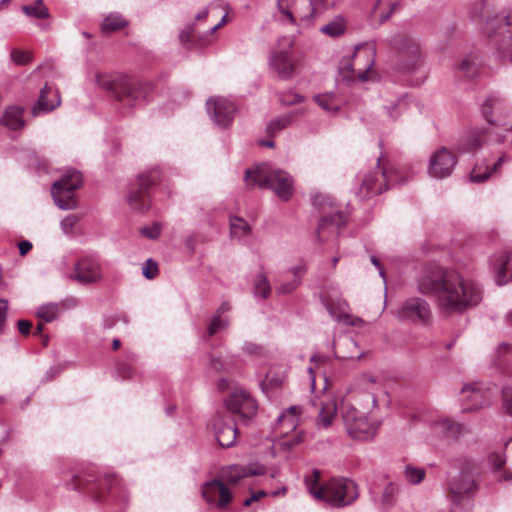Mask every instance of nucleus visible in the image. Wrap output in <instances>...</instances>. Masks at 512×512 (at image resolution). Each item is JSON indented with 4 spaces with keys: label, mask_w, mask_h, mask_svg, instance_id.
<instances>
[{
    "label": "nucleus",
    "mask_w": 512,
    "mask_h": 512,
    "mask_svg": "<svg viewBox=\"0 0 512 512\" xmlns=\"http://www.w3.org/2000/svg\"><path fill=\"white\" fill-rule=\"evenodd\" d=\"M417 287L421 294L434 296L440 311L447 315L474 308L483 298V289L478 283L435 264L424 268Z\"/></svg>",
    "instance_id": "obj_1"
},
{
    "label": "nucleus",
    "mask_w": 512,
    "mask_h": 512,
    "mask_svg": "<svg viewBox=\"0 0 512 512\" xmlns=\"http://www.w3.org/2000/svg\"><path fill=\"white\" fill-rule=\"evenodd\" d=\"M96 83L128 108L145 105L152 91L150 84L121 73L98 74Z\"/></svg>",
    "instance_id": "obj_2"
},
{
    "label": "nucleus",
    "mask_w": 512,
    "mask_h": 512,
    "mask_svg": "<svg viewBox=\"0 0 512 512\" xmlns=\"http://www.w3.org/2000/svg\"><path fill=\"white\" fill-rule=\"evenodd\" d=\"M244 181L248 188L268 186L283 201H288L294 191L293 178L269 164H260L254 170L246 169Z\"/></svg>",
    "instance_id": "obj_3"
},
{
    "label": "nucleus",
    "mask_w": 512,
    "mask_h": 512,
    "mask_svg": "<svg viewBox=\"0 0 512 512\" xmlns=\"http://www.w3.org/2000/svg\"><path fill=\"white\" fill-rule=\"evenodd\" d=\"M376 49L370 42L358 44L352 58H343L339 64V73L348 82L374 81L376 72L372 69L375 63Z\"/></svg>",
    "instance_id": "obj_4"
},
{
    "label": "nucleus",
    "mask_w": 512,
    "mask_h": 512,
    "mask_svg": "<svg viewBox=\"0 0 512 512\" xmlns=\"http://www.w3.org/2000/svg\"><path fill=\"white\" fill-rule=\"evenodd\" d=\"M451 466L459 471L457 476L451 478L448 484L452 501L460 503L463 496H471L478 490L477 478L480 476L477 464L466 456L451 460Z\"/></svg>",
    "instance_id": "obj_5"
},
{
    "label": "nucleus",
    "mask_w": 512,
    "mask_h": 512,
    "mask_svg": "<svg viewBox=\"0 0 512 512\" xmlns=\"http://www.w3.org/2000/svg\"><path fill=\"white\" fill-rule=\"evenodd\" d=\"M67 487L76 491H85L91 494L95 500L100 501L106 492L116 498V493L120 490V482L113 475H104L98 478L93 471H89L74 475L72 480L67 483Z\"/></svg>",
    "instance_id": "obj_6"
},
{
    "label": "nucleus",
    "mask_w": 512,
    "mask_h": 512,
    "mask_svg": "<svg viewBox=\"0 0 512 512\" xmlns=\"http://www.w3.org/2000/svg\"><path fill=\"white\" fill-rule=\"evenodd\" d=\"M82 184V173L73 168L67 169L51 187V194L56 206L62 210L76 209L78 204L74 191L79 189Z\"/></svg>",
    "instance_id": "obj_7"
},
{
    "label": "nucleus",
    "mask_w": 512,
    "mask_h": 512,
    "mask_svg": "<svg viewBox=\"0 0 512 512\" xmlns=\"http://www.w3.org/2000/svg\"><path fill=\"white\" fill-rule=\"evenodd\" d=\"M405 181H402L395 173L380 167V158H378L376 168L361 178L356 195L361 199L369 198L387 190L393 186L394 182L403 184Z\"/></svg>",
    "instance_id": "obj_8"
},
{
    "label": "nucleus",
    "mask_w": 512,
    "mask_h": 512,
    "mask_svg": "<svg viewBox=\"0 0 512 512\" xmlns=\"http://www.w3.org/2000/svg\"><path fill=\"white\" fill-rule=\"evenodd\" d=\"M358 497L357 485L346 478H332L323 483V501L332 507H345Z\"/></svg>",
    "instance_id": "obj_9"
},
{
    "label": "nucleus",
    "mask_w": 512,
    "mask_h": 512,
    "mask_svg": "<svg viewBox=\"0 0 512 512\" xmlns=\"http://www.w3.org/2000/svg\"><path fill=\"white\" fill-rule=\"evenodd\" d=\"M470 13L473 19L484 23L488 29L494 30V32L504 28L507 32H512V9L492 14L487 0H470Z\"/></svg>",
    "instance_id": "obj_10"
},
{
    "label": "nucleus",
    "mask_w": 512,
    "mask_h": 512,
    "mask_svg": "<svg viewBox=\"0 0 512 512\" xmlns=\"http://www.w3.org/2000/svg\"><path fill=\"white\" fill-rule=\"evenodd\" d=\"M342 417L348 434L357 440H365L374 437L378 425L370 422L364 412L350 404H344Z\"/></svg>",
    "instance_id": "obj_11"
},
{
    "label": "nucleus",
    "mask_w": 512,
    "mask_h": 512,
    "mask_svg": "<svg viewBox=\"0 0 512 512\" xmlns=\"http://www.w3.org/2000/svg\"><path fill=\"white\" fill-rule=\"evenodd\" d=\"M161 180V173L158 168L149 169L138 175L135 187L128 195V203L132 209L145 211L150 206L149 188Z\"/></svg>",
    "instance_id": "obj_12"
},
{
    "label": "nucleus",
    "mask_w": 512,
    "mask_h": 512,
    "mask_svg": "<svg viewBox=\"0 0 512 512\" xmlns=\"http://www.w3.org/2000/svg\"><path fill=\"white\" fill-rule=\"evenodd\" d=\"M294 42L291 34L282 35L277 42L273 55L270 57V65L282 79H290L294 74V63L289 54V49Z\"/></svg>",
    "instance_id": "obj_13"
},
{
    "label": "nucleus",
    "mask_w": 512,
    "mask_h": 512,
    "mask_svg": "<svg viewBox=\"0 0 512 512\" xmlns=\"http://www.w3.org/2000/svg\"><path fill=\"white\" fill-rule=\"evenodd\" d=\"M206 110L215 126L226 129L231 126L237 107L234 102L224 97H210L206 102Z\"/></svg>",
    "instance_id": "obj_14"
},
{
    "label": "nucleus",
    "mask_w": 512,
    "mask_h": 512,
    "mask_svg": "<svg viewBox=\"0 0 512 512\" xmlns=\"http://www.w3.org/2000/svg\"><path fill=\"white\" fill-rule=\"evenodd\" d=\"M462 399L467 401L462 411L469 412L477 409L488 407L494 399V391L492 388H484L481 384H466L461 390Z\"/></svg>",
    "instance_id": "obj_15"
},
{
    "label": "nucleus",
    "mask_w": 512,
    "mask_h": 512,
    "mask_svg": "<svg viewBox=\"0 0 512 512\" xmlns=\"http://www.w3.org/2000/svg\"><path fill=\"white\" fill-rule=\"evenodd\" d=\"M225 406L233 415H238L244 420L252 418L257 411L255 399L243 389H235L224 401Z\"/></svg>",
    "instance_id": "obj_16"
},
{
    "label": "nucleus",
    "mask_w": 512,
    "mask_h": 512,
    "mask_svg": "<svg viewBox=\"0 0 512 512\" xmlns=\"http://www.w3.org/2000/svg\"><path fill=\"white\" fill-rule=\"evenodd\" d=\"M103 277L101 265L94 256H83L74 265L70 278L82 285L100 281Z\"/></svg>",
    "instance_id": "obj_17"
},
{
    "label": "nucleus",
    "mask_w": 512,
    "mask_h": 512,
    "mask_svg": "<svg viewBox=\"0 0 512 512\" xmlns=\"http://www.w3.org/2000/svg\"><path fill=\"white\" fill-rule=\"evenodd\" d=\"M457 164L456 156L447 148L435 151L429 160L428 174L434 179L449 177Z\"/></svg>",
    "instance_id": "obj_18"
},
{
    "label": "nucleus",
    "mask_w": 512,
    "mask_h": 512,
    "mask_svg": "<svg viewBox=\"0 0 512 512\" xmlns=\"http://www.w3.org/2000/svg\"><path fill=\"white\" fill-rule=\"evenodd\" d=\"M201 494L207 503L216 504L221 510H225L233 499L229 487L217 478L205 482L201 487Z\"/></svg>",
    "instance_id": "obj_19"
},
{
    "label": "nucleus",
    "mask_w": 512,
    "mask_h": 512,
    "mask_svg": "<svg viewBox=\"0 0 512 512\" xmlns=\"http://www.w3.org/2000/svg\"><path fill=\"white\" fill-rule=\"evenodd\" d=\"M265 473V468L256 464L238 465L233 464L223 467L219 471L218 478L223 481L225 486H236L242 479L262 475Z\"/></svg>",
    "instance_id": "obj_20"
},
{
    "label": "nucleus",
    "mask_w": 512,
    "mask_h": 512,
    "mask_svg": "<svg viewBox=\"0 0 512 512\" xmlns=\"http://www.w3.org/2000/svg\"><path fill=\"white\" fill-rule=\"evenodd\" d=\"M212 427L221 447L229 448L235 444L238 435L235 420L229 416L217 415L212 421Z\"/></svg>",
    "instance_id": "obj_21"
},
{
    "label": "nucleus",
    "mask_w": 512,
    "mask_h": 512,
    "mask_svg": "<svg viewBox=\"0 0 512 512\" xmlns=\"http://www.w3.org/2000/svg\"><path fill=\"white\" fill-rule=\"evenodd\" d=\"M490 264L498 285H505L512 280V252L494 253L490 258Z\"/></svg>",
    "instance_id": "obj_22"
},
{
    "label": "nucleus",
    "mask_w": 512,
    "mask_h": 512,
    "mask_svg": "<svg viewBox=\"0 0 512 512\" xmlns=\"http://www.w3.org/2000/svg\"><path fill=\"white\" fill-rule=\"evenodd\" d=\"M306 271V265L300 264L283 272L276 282V292L284 295L295 291L301 284L302 277L305 275Z\"/></svg>",
    "instance_id": "obj_23"
},
{
    "label": "nucleus",
    "mask_w": 512,
    "mask_h": 512,
    "mask_svg": "<svg viewBox=\"0 0 512 512\" xmlns=\"http://www.w3.org/2000/svg\"><path fill=\"white\" fill-rule=\"evenodd\" d=\"M399 315L402 318L419 320L426 322L431 316V310L428 302L422 298H411L406 300L399 309Z\"/></svg>",
    "instance_id": "obj_24"
},
{
    "label": "nucleus",
    "mask_w": 512,
    "mask_h": 512,
    "mask_svg": "<svg viewBox=\"0 0 512 512\" xmlns=\"http://www.w3.org/2000/svg\"><path fill=\"white\" fill-rule=\"evenodd\" d=\"M347 222V215L343 212L336 211L329 215H325L320 219L317 228V237L320 241H325L326 232L331 235H339V230Z\"/></svg>",
    "instance_id": "obj_25"
},
{
    "label": "nucleus",
    "mask_w": 512,
    "mask_h": 512,
    "mask_svg": "<svg viewBox=\"0 0 512 512\" xmlns=\"http://www.w3.org/2000/svg\"><path fill=\"white\" fill-rule=\"evenodd\" d=\"M481 112L488 123L497 125L498 120L494 116H502L507 112L506 101L500 94L491 93L482 104Z\"/></svg>",
    "instance_id": "obj_26"
},
{
    "label": "nucleus",
    "mask_w": 512,
    "mask_h": 512,
    "mask_svg": "<svg viewBox=\"0 0 512 512\" xmlns=\"http://www.w3.org/2000/svg\"><path fill=\"white\" fill-rule=\"evenodd\" d=\"M60 105V96L57 91H53V88L47 83L41 88L38 101L32 108L33 115L39 113H47Z\"/></svg>",
    "instance_id": "obj_27"
},
{
    "label": "nucleus",
    "mask_w": 512,
    "mask_h": 512,
    "mask_svg": "<svg viewBox=\"0 0 512 512\" xmlns=\"http://www.w3.org/2000/svg\"><path fill=\"white\" fill-rule=\"evenodd\" d=\"M301 5L309 8V0H277V12L274 14V19L283 26H288V23L294 22L293 12Z\"/></svg>",
    "instance_id": "obj_28"
},
{
    "label": "nucleus",
    "mask_w": 512,
    "mask_h": 512,
    "mask_svg": "<svg viewBox=\"0 0 512 512\" xmlns=\"http://www.w3.org/2000/svg\"><path fill=\"white\" fill-rule=\"evenodd\" d=\"M301 413L302 408L299 405H292L282 411L277 417V427L280 429V433L286 435L294 431L298 426Z\"/></svg>",
    "instance_id": "obj_29"
},
{
    "label": "nucleus",
    "mask_w": 512,
    "mask_h": 512,
    "mask_svg": "<svg viewBox=\"0 0 512 512\" xmlns=\"http://www.w3.org/2000/svg\"><path fill=\"white\" fill-rule=\"evenodd\" d=\"M507 161L505 154L498 157L497 161L490 166L486 161L477 163L470 173V180L474 183H482L486 181L494 172H497L500 167Z\"/></svg>",
    "instance_id": "obj_30"
},
{
    "label": "nucleus",
    "mask_w": 512,
    "mask_h": 512,
    "mask_svg": "<svg viewBox=\"0 0 512 512\" xmlns=\"http://www.w3.org/2000/svg\"><path fill=\"white\" fill-rule=\"evenodd\" d=\"M398 50L401 57L406 58L408 61L405 69L408 72L416 69L419 57L418 45L414 43L408 36L403 35L398 45Z\"/></svg>",
    "instance_id": "obj_31"
},
{
    "label": "nucleus",
    "mask_w": 512,
    "mask_h": 512,
    "mask_svg": "<svg viewBox=\"0 0 512 512\" xmlns=\"http://www.w3.org/2000/svg\"><path fill=\"white\" fill-rule=\"evenodd\" d=\"M309 4V8L305 5H301L293 12L294 22L288 23V26H294L299 29H309L312 26L318 13L315 6H312L310 1Z\"/></svg>",
    "instance_id": "obj_32"
},
{
    "label": "nucleus",
    "mask_w": 512,
    "mask_h": 512,
    "mask_svg": "<svg viewBox=\"0 0 512 512\" xmlns=\"http://www.w3.org/2000/svg\"><path fill=\"white\" fill-rule=\"evenodd\" d=\"M24 109L18 106H9L0 118V124L10 130H18L24 127Z\"/></svg>",
    "instance_id": "obj_33"
},
{
    "label": "nucleus",
    "mask_w": 512,
    "mask_h": 512,
    "mask_svg": "<svg viewBox=\"0 0 512 512\" xmlns=\"http://www.w3.org/2000/svg\"><path fill=\"white\" fill-rule=\"evenodd\" d=\"M214 34H179V42L187 50H199L211 42Z\"/></svg>",
    "instance_id": "obj_34"
},
{
    "label": "nucleus",
    "mask_w": 512,
    "mask_h": 512,
    "mask_svg": "<svg viewBox=\"0 0 512 512\" xmlns=\"http://www.w3.org/2000/svg\"><path fill=\"white\" fill-rule=\"evenodd\" d=\"M434 429L445 436L457 438L463 433L464 426L449 418L441 417L434 422Z\"/></svg>",
    "instance_id": "obj_35"
},
{
    "label": "nucleus",
    "mask_w": 512,
    "mask_h": 512,
    "mask_svg": "<svg viewBox=\"0 0 512 512\" xmlns=\"http://www.w3.org/2000/svg\"><path fill=\"white\" fill-rule=\"evenodd\" d=\"M482 145V133L480 131H474L469 133L466 137L462 138L457 146L456 150L459 154L473 153L477 151Z\"/></svg>",
    "instance_id": "obj_36"
},
{
    "label": "nucleus",
    "mask_w": 512,
    "mask_h": 512,
    "mask_svg": "<svg viewBox=\"0 0 512 512\" xmlns=\"http://www.w3.org/2000/svg\"><path fill=\"white\" fill-rule=\"evenodd\" d=\"M482 66V61L476 54L467 55L459 64V70L464 76L474 78Z\"/></svg>",
    "instance_id": "obj_37"
},
{
    "label": "nucleus",
    "mask_w": 512,
    "mask_h": 512,
    "mask_svg": "<svg viewBox=\"0 0 512 512\" xmlns=\"http://www.w3.org/2000/svg\"><path fill=\"white\" fill-rule=\"evenodd\" d=\"M316 103L325 111L336 113L340 110L342 101L333 92L315 96Z\"/></svg>",
    "instance_id": "obj_38"
},
{
    "label": "nucleus",
    "mask_w": 512,
    "mask_h": 512,
    "mask_svg": "<svg viewBox=\"0 0 512 512\" xmlns=\"http://www.w3.org/2000/svg\"><path fill=\"white\" fill-rule=\"evenodd\" d=\"M321 473L314 469L311 474L305 476L304 483L308 492L319 501L323 496V484H320Z\"/></svg>",
    "instance_id": "obj_39"
},
{
    "label": "nucleus",
    "mask_w": 512,
    "mask_h": 512,
    "mask_svg": "<svg viewBox=\"0 0 512 512\" xmlns=\"http://www.w3.org/2000/svg\"><path fill=\"white\" fill-rule=\"evenodd\" d=\"M128 21L119 13H110L102 22L101 32H115L126 28Z\"/></svg>",
    "instance_id": "obj_40"
},
{
    "label": "nucleus",
    "mask_w": 512,
    "mask_h": 512,
    "mask_svg": "<svg viewBox=\"0 0 512 512\" xmlns=\"http://www.w3.org/2000/svg\"><path fill=\"white\" fill-rule=\"evenodd\" d=\"M22 11L28 16L36 19H42L49 16L47 7L43 0H36L32 4L22 6Z\"/></svg>",
    "instance_id": "obj_41"
},
{
    "label": "nucleus",
    "mask_w": 512,
    "mask_h": 512,
    "mask_svg": "<svg viewBox=\"0 0 512 512\" xmlns=\"http://www.w3.org/2000/svg\"><path fill=\"white\" fill-rule=\"evenodd\" d=\"M251 231L250 225L242 218H230V233L232 237L241 238L248 235Z\"/></svg>",
    "instance_id": "obj_42"
},
{
    "label": "nucleus",
    "mask_w": 512,
    "mask_h": 512,
    "mask_svg": "<svg viewBox=\"0 0 512 512\" xmlns=\"http://www.w3.org/2000/svg\"><path fill=\"white\" fill-rule=\"evenodd\" d=\"M292 114L282 115L275 119H273L268 125H267V133L269 136L274 137L276 134H278L280 131L285 129L290 123L292 122Z\"/></svg>",
    "instance_id": "obj_43"
},
{
    "label": "nucleus",
    "mask_w": 512,
    "mask_h": 512,
    "mask_svg": "<svg viewBox=\"0 0 512 512\" xmlns=\"http://www.w3.org/2000/svg\"><path fill=\"white\" fill-rule=\"evenodd\" d=\"M271 292L270 283L264 273H258L254 283V295L266 299Z\"/></svg>",
    "instance_id": "obj_44"
},
{
    "label": "nucleus",
    "mask_w": 512,
    "mask_h": 512,
    "mask_svg": "<svg viewBox=\"0 0 512 512\" xmlns=\"http://www.w3.org/2000/svg\"><path fill=\"white\" fill-rule=\"evenodd\" d=\"M348 29L351 27L347 25L346 19L342 15H337L332 21L321 27L319 32H346Z\"/></svg>",
    "instance_id": "obj_45"
},
{
    "label": "nucleus",
    "mask_w": 512,
    "mask_h": 512,
    "mask_svg": "<svg viewBox=\"0 0 512 512\" xmlns=\"http://www.w3.org/2000/svg\"><path fill=\"white\" fill-rule=\"evenodd\" d=\"M59 313V306L55 303H48L38 308L37 316L45 322H52Z\"/></svg>",
    "instance_id": "obj_46"
},
{
    "label": "nucleus",
    "mask_w": 512,
    "mask_h": 512,
    "mask_svg": "<svg viewBox=\"0 0 512 512\" xmlns=\"http://www.w3.org/2000/svg\"><path fill=\"white\" fill-rule=\"evenodd\" d=\"M335 407L332 404H328L326 406H322L319 416H318V425L323 428H328L332 425L333 419L335 416Z\"/></svg>",
    "instance_id": "obj_47"
},
{
    "label": "nucleus",
    "mask_w": 512,
    "mask_h": 512,
    "mask_svg": "<svg viewBox=\"0 0 512 512\" xmlns=\"http://www.w3.org/2000/svg\"><path fill=\"white\" fill-rule=\"evenodd\" d=\"M404 476L410 484L416 485L423 481L425 470L423 468L407 465L404 469Z\"/></svg>",
    "instance_id": "obj_48"
},
{
    "label": "nucleus",
    "mask_w": 512,
    "mask_h": 512,
    "mask_svg": "<svg viewBox=\"0 0 512 512\" xmlns=\"http://www.w3.org/2000/svg\"><path fill=\"white\" fill-rule=\"evenodd\" d=\"M398 487L393 482H389L382 493L381 502L385 507H391L395 503Z\"/></svg>",
    "instance_id": "obj_49"
},
{
    "label": "nucleus",
    "mask_w": 512,
    "mask_h": 512,
    "mask_svg": "<svg viewBox=\"0 0 512 512\" xmlns=\"http://www.w3.org/2000/svg\"><path fill=\"white\" fill-rule=\"evenodd\" d=\"M385 108L392 119H397L400 113L407 108L406 95L398 97L391 106H386Z\"/></svg>",
    "instance_id": "obj_50"
},
{
    "label": "nucleus",
    "mask_w": 512,
    "mask_h": 512,
    "mask_svg": "<svg viewBox=\"0 0 512 512\" xmlns=\"http://www.w3.org/2000/svg\"><path fill=\"white\" fill-rule=\"evenodd\" d=\"M488 460L494 471H500L506 464V454L505 452H492Z\"/></svg>",
    "instance_id": "obj_51"
},
{
    "label": "nucleus",
    "mask_w": 512,
    "mask_h": 512,
    "mask_svg": "<svg viewBox=\"0 0 512 512\" xmlns=\"http://www.w3.org/2000/svg\"><path fill=\"white\" fill-rule=\"evenodd\" d=\"M229 321L227 318H222L219 315H214L211 324L208 327V335L213 336L219 330L227 328Z\"/></svg>",
    "instance_id": "obj_52"
},
{
    "label": "nucleus",
    "mask_w": 512,
    "mask_h": 512,
    "mask_svg": "<svg viewBox=\"0 0 512 512\" xmlns=\"http://www.w3.org/2000/svg\"><path fill=\"white\" fill-rule=\"evenodd\" d=\"M157 272V263L153 261L151 258L147 259L142 269L143 276L147 279H153L157 275Z\"/></svg>",
    "instance_id": "obj_53"
},
{
    "label": "nucleus",
    "mask_w": 512,
    "mask_h": 512,
    "mask_svg": "<svg viewBox=\"0 0 512 512\" xmlns=\"http://www.w3.org/2000/svg\"><path fill=\"white\" fill-rule=\"evenodd\" d=\"M143 236L148 239H157L161 233V227L158 223H154L152 226H144L140 229Z\"/></svg>",
    "instance_id": "obj_54"
},
{
    "label": "nucleus",
    "mask_w": 512,
    "mask_h": 512,
    "mask_svg": "<svg viewBox=\"0 0 512 512\" xmlns=\"http://www.w3.org/2000/svg\"><path fill=\"white\" fill-rule=\"evenodd\" d=\"M78 217L76 215H68L66 216L60 223L62 231L69 235L73 232L74 226L78 222Z\"/></svg>",
    "instance_id": "obj_55"
},
{
    "label": "nucleus",
    "mask_w": 512,
    "mask_h": 512,
    "mask_svg": "<svg viewBox=\"0 0 512 512\" xmlns=\"http://www.w3.org/2000/svg\"><path fill=\"white\" fill-rule=\"evenodd\" d=\"M503 409L512 416V388L505 387L502 390Z\"/></svg>",
    "instance_id": "obj_56"
},
{
    "label": "nucleus",
    "mask_w": 512,
    "mask_h": 512,
    "mask_svg": "<svg viewBox=\"0 0 512 512\" xmlns=\"http://www.w3.org/2000/svg\"><path fill=\"white\" fill-rule=\"evenodd\" d=\"M11 59L20 65L26 64L31 60V56L26 51L14 49L11 51Z\"/></svg>",
    "instance_id": "obj_57"
},
{
    "label": "nucleus",
    "mask_w": 512,
    "mask_h": 512,
    "mask_svg": "<svg viewBox=\"0 0 512 512\" xmlns=\"http://www.w3.org/2000/svg\"><path fill=\"white\" fill-rule=\"evenodd\" d=\"M302 442H303V434L300 432V433H297L294 436L284 440L282 442V446H283V448H285L287 450H292L294 447H296L297 445H299Z\"/></svg>",
    "instance_id": "obj_58"
},
{
    "label": "nucleus",
    "mask_w": 512,
    "mask_h": 512,
    "mask_svg": "<svg viewBox=\"0 0 512 512\" xmlns=\"http://www.w3.org/2000/svg\"><path fill=\"white\" fill-rule=\"evenodd\" d=\"M8 312V301L6 299H0V333L4 329V325L7 319Z\"/></svg>",
    "instance_id": "obj_59"
},
{
    "label": "nucleus",
    "mask_w": 512,
    "mask_h": 512,
    "mask_svg": "<svg viewBox=\"0 0 512 512\" xmlns=\"http://www.w3.org/2000/svg\"><path fill=\"white\" fill-rule=\"evenodd\" d=\"M116 370L123 379L130 378L133 373L132 367L124 362L118 363Z\"/></svg>",
    "instance_id": "obj_60"
},
{
    "label": "nucleus",
    "mask_w": 512,
    "mask_h": 512,
    "mask_svg": "<svg viewBox=\"0 0 512 512\" xmlns=\"http://www.w3.org/2000/svg\"><path fill=\"white\" fill-rule=\"evenodd\" d=\"M284 105H293L303 101V97L297 93H289L282 98Z\"/></svg>",
    "instance_id": "obj_61"
},
{
    "label": "nucleus",
    "mask_w": 512,
    "mask_h": 512,
    "mask_svg": "<svg viewBox=\"0 0 512 512\" xmlns=\"http://www.w3.org/2000/svg\"><path fill=\"white\" fill-rule=\"evenodd\" d=\"M319 14L333 4V0H309Z\"/></svg>",
    "instance_id": "obj_62"
},
{
    "label": "nucleus",
    "mask_w": 512,
    "mask_h": 512,
    "mask_svg": "<svg viewBox=\"0 0 512 512\" xmlns=\"http://www.w3.org/2000/svg\"><path fill=\"white\" fill-rule=\"evenodd\" d=\"M312 202H313V205L318 206V207H322L326 203L329 206H331L330 198L328 196L320 194V193L319 194H315L313 196Z\"/></svg>",
    "instance_id": "obj_63"
},
{
    "label": "nucleus",
    "mask_w": 512,
    "mask_h": 512,
    "mask_svg": "<svg viewBox=\"0 0 512 512\" xmlns=\"http://www.w3.org/2000/svg\"><path fill=\"white\" fill-rule=\"evenodd\" d=\"M31 327L32 324L28 320L21 319L17 321V328L19 332L23 335L29 334Z\"/></svg>",
    "instance_id": "obj_64"
}]
</instances>
